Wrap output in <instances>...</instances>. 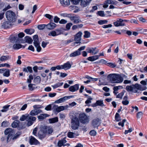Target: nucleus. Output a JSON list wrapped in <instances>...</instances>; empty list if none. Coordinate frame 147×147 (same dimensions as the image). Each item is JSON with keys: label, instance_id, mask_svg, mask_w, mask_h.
I'll return each mask as SVG.
<instances>
[{"label": "nucleus", "instance_id": "nucleus-1", "mask_svg": "<svg viewBox=\"0 0 147 147\" xmlns=\"http://www.w3.org/2000/svg\"><path fill=\"white\" fill-rule=\"evenodd\" d=\"M146 86H142L137 83L131 85H127L125 88V89L128 92L135 93H137L138 90H146Z\"/></svg>", "mask_w": 147, "mask_h": 147}, {"label": "nucleus", "instance_id": "nucleus-2", "mask_svg": "<svg viewBox=\"0 0 147 147\" xmlns=\"http://www.w3.org/2000/svg\"><path fill=\"white\" fill-rule=\"evenodd\" d=\"M4 134L5 135H8L7 138V142H8L10 141L12 138L13 140H14L18 138L21 135L22 133L21 132H18L12 138L14 134L13 131L11 128H8L5 130Z\"/></svg>", "mask_w": 147, "mask_h": 147}, {"label": "nucleus", "instance_id": "nucleus-3", "mask_svg": "<svg viewBox=\"0 0 147 147\" xmlns=\"http://www.w3.org/2000/svg\"><path fill=\"white\" fill-rule=\"evenodd\" d=\"M107 78L110 79L112 83H120L123 80V78L117 74H110L108 76Z\"/></svg>", "mask_w": 147, "mask_h": 147}, {"label": "nucleus", "instance_id": "nucleus-4", "mask_svg": "<svg viewBox=\"0 0 147 147\" xmlns=\"http://www.w3.org/2000/svg\"><path fill=\"white\" fill-rule=\"evenodd\" d=\"M80 119L78 114L76 113L72 115L71 118V127L73 129H77L80 125Z\"/></svg>", "mask_w": 147, "mask_h": 147}, {"label": "nucleus", "instance_id": "nucleus-5", "mask_svg": "<svg viewBox=\"0 0 147 147\" xmlns=\"http://www.w3.org/2000/svg\"><path fill=\"white\" fill-rule=\"evenodd\" d=\"M6 17L9 21L12 22H15L16 19L15 13L12 11L9 10L6 13Z\"/></svg>", "mask_w": 147, "mask_h": 147}, {"label": "nucleus", "instance_id": "nucleus-6", "mask_svg": "<svg viewBox=\"0 0 147 147\" xmlns=\"http://www.w3.org/2000/svg\"><path fill=\"white\" fill-rule=\"evenodd\" d=\"M78 117L81 123L84 124H86L89 122V119L87 116L84 113L78 114Z\"/></svg>", "mask_w": 147, "mask_h": 147}, {"label": "nucleus", "instance_id": "nucleus-7", "mask_svg": "<svg viewBox=\"0 0 147 147\" xmlns=\"http://www.w3.org/2000/svg\"><path fill=\"white\" fill-rule=\"evenodd\" d=\"M129 21L126 20L119 19L113 22V24L116 27L119 26H125V22H126Z\"/></svg>", "mask_w": 147, "mask_h": 147}, {"label": "nucleus", "instance_id": "nucleus-8", "mask_svg": "<svg viewBox=\"0 0 147 147\" xmlns=\"http://www.w3.org/2000/svg\"><path fill=\"white\" fill-rule=\"evenodd\" d=\"M42 131L46 134H48L49 135H52L53 131V130L52 127L47 126H44Z\"/></svg>", "mask_w": 147, "mask_h": 147}, {"label": "nucleus", "instance_id": "nucleus-9", "mask_svg": "<svg viewBox=\"0 0 147 147\" xmlns=\"http://www.w3.org/2000/svg\"><path fill=\"white\" fill-rule=\"evenodd\" d=\"M36 118L34 117H32L31 116H28L27 118V121L28 122L27 123V125L28 126L32 125L34 121L36 120Z\"/></svg>", "mask_w": 147, "mask_h": 147}, {"label": "nucleus", "instance_id": "nucleus-10", "mask_svg": "<svg viewBox=\"0 0 147 147\" xmlns=\"http://www.w3.org/2000/svg\"><path fill=\"white\" fill-rule=\"evenodd\" d=\"M86 51L88 53H92L93 55L97 54L99 51V50L97 49L96 47L93 48H87Z\"/></svg>", "mask_w": 147, "mask_h": 147}, {"label": "nucleus", "instance_id": "nucleus-11", "mask_svg": "<svg viewBox=\"0 0 147 147\" xmlns=\"http://www.w3.org/2000/svg\"><path fill=\"white\" fill-rule=\"evenodd\" d=\"M101 120L98 118H96L94 119L92 121V125L94 128L97 127L98 129V127L100 123Z\"/></svg>", "mask_w": 147, "mask_h": 147}, {"label": "nucleus", "instance_id": "nucleus-12", "mask_svg": "<svg viewBox=\"0 0 147 147\" xmlns=\"http://www.w3.org/2000/svg\"><path fill=\"white\" fill-rule=\"evenodd\" d=\"M82 33L81 32H79L76 34L74 40L75 41H78L75 42V44H78L81 43L80 41L81 40V36Z\"/></svg>", "mask_w": 147, "mask_h": 147}, {"label": "nucleus", "instance_id": "nucleus-13", "mask_svg": "<svg viewBox=\"0 0 147 147\" xmlns=\"http://www.w3.org/2000/svg\"><path fill=\"white\" fill-rule=\"evenodd\" d=\"M79 87V85L76 84L73 86H70L69 88V90L71 92H74L78 90Z\"/></svg>", "mask_w": 147, "mask_h": 147}, {"label": "nucleus", "instance_id": "nucleus-14", "mask_svg": "<svg viewBox=\"0 0 147 147\" xmlns=\"http://www.w3.org/2000/svg\"><path fill=\"white\" fill-rule=\"evenodd\" d=\"M98 106L101 107L105 106V105L103 104V100H97L96 103L92 104L91 105V106L93 107H95Z\"/></svg>", "mask_w": 147, "mask_h": 147}, {"label": "nucleus", "instance_id": "nucleus-15", "mask_svg": "<svg viewBox=\"0 0 147 147\" xmlns=\"http://www.w3.org/2000/svg\"><path fill=\"white\" fill-rule=\"evenodd\" d=\"M56 26V24L53 22H51L49 23L47 25L46 28L48 29L51 30L55 28Z\"/></svg>", "mask_w": 147, "mask_h": 147}, {"label": "nucleus", "instance_id": "nucleus-16", "mask_svg": "<svg viewBox=\"0 0 147 147\" xmlns=\"http://www.w3.org/2000/svg\"><path fill=\"white\" fill-rule=\"evenodd\" d=\"M29 142L31 145H37L39 143L38 141L32 136H30Z\"/></svg>", "mask_w": 147, "mask_h": 147}, {"label": "nucleus", "instance_id": "nucleus-17", "mask_svg": "<svg viewBox=\"0 0 147 147\" xmlns=\"http://www.w3.org/2000/svg\"><path fill=\"white\" fill-rule=\"evenodd\" d=\"M71 20L73 22L74 24H77L81 22V20L80 19L79 17L76 16L71 17L70 18Z\"/></svg>", "mask_w": 147, "mask_h": 147}, {"label": "nucleus", "instance_id": "nucleus-18", "mask_svg": "<svg viewBox=\"0 0 147 147\" xmlns=\"http://www.w3.org/2000/svg\"><path fill=\"white\" fill-rule=\"evenodd\" d=\"M91 0H81L80 5L83 7H86L89 5Z\"/></svg>", "mask_w": 147, "mask_h": 147}, {"label": "nucleus", "instance_id": "nucleus-19", "mask_svg": "<svg viewBox=\"0 0 147 147\" xmlns=\"http://www.w3.org/2000/svg\"><path fill=\"white\" fill-rule=\"evenodd\" d=\"M66 137L64 138L59 140L58 143V146L59 147H61L62 146L66 145L65 143L66 142V140H65Z\"/></svg>", "mask_w": 147, "mask_h": 147}, {"label": "nucleus", "instance_id": "nucleus-20", "mask_svg": "<svg viewBox=\"0 0 147 147\" xmlns=\"http://www.w3.org/2000/svg\"><path fill=\"white\" fill-rule=\"evenodd\" d=\"M61 4L63 6L65 7L70 5L69 0H59Z\"/></svg>", "mask_w": 147, "mask_h": 147}, {"label": "nucleus", "instance_id": "nucleus-21", "mask_svg": "<svg viewBox=\"0 0 147 147\" xmlns=\"http://www.w3.org/2000/svg\"><path fill=\"white\" fill-rule=\"evenodd\" d=\"M11 22L6 21L4 22L2 25V26L5 28H10L11 26Z\"/></svg>", "mask_w": 147, "mask_h": 147}, {"label": "nucleus", "instance_id": "nucleus-22", "mask_svg": "<svg viewBox=\"0 0 147 147\" xmlns=\"http://www.w3.org/2000/svg\"><path fill=\"white\" fill-rule=\"evenodd\" d=\"M62 66L63 68L65 69H69L71 67V65L69 61L64 63L63 65H62Z\"/></svg>", "mask_w": 147, "mask_h": 147}, {"label": "nucleus", "instance_id": "nucleus-23", "mask_svg": "<svg viewBox=\"0 0 147 147\" xmlns=\"http://www.w3.org/2000/svg\"><path fill=\"white\" fill-rule=\"evenodd\" d=\"M50 115L46 114H41L38 116V119L40 120H42L47 117H49Z\"/></svg>", "mask_w": 147, "mask_h": 147}, {"label": "nucleus", "instance_id": "nucleus-24", "mask_svg": "<svg viewBox=\"0 0 147 147\" xmlns=\"http://www.w3.org/2000/svg\"><path fill=\"white\" fill-rule=\"evenodd\" d=\"M55 107L56 111L58 113L63 111L65 109L64 107L63 106L58 107L57 106L55 105Z\"/></svg>", "mask_w": 147, "mask_h": 147}, {"label": "nucleus", "instance_id": "nucleus-25", "mask_svg": "<svg viewBox=\"0 0 147 147\" xmlns=\"http://www.w3.org/2000/svg\"><path fill=\"white\" fill-rule=\"evenodd\" d=\"M58 121V119L57 117L49 119V122L50 123H53L57 122Z\"/></svg>", "mask_w": 147, "mask_h": 147}, {"label": "nucleus", "instance_id": "nucleus-26", "mask_svg": "<svg viewBox=\"0 0 147 147\" xmlns=\"http://www.w3.org/2000/svg\"><path fill=\"white\" fill-rule=\"evenodd\" d=\"M23 71L24 72L27 73L29 72L30 73H32V68L30 66H28L26 67L23 68Z\"/></svg>", "mask_w": 147, "mask_h": 147}, {"label": "nucleus", "instance_id": "nucleus-27", "mask_svg": "<svg viewBox=\"0 0 147 147\" xmlns=\"http://www.w3.org/2000/svg\"><path fill=\"white\" fill-rule=\"evenodd\" d=\"M4 72L3 76L7 77H8L10 75V70L8 69L4 68Z\"/></svg>", "mask_w": 147, "mask_h": 147}, {"label": "nucleus", "instance_id": "nucleus-28", "mask_svg": "<svg viewBox=\"0 0 147 147\" xmlns=\"http://www.w3.org/2000/svg\"><path fill=\"white\" fill-rule=\"evenodd\" d=\"M98 59V56L97 55L89 57L87 58L88 60L92 61Z\"/></svg>", "mask_w": 147, "mask_h": 147}, {"label": "nucleus", "instance_id": "nucleus-29", "mask_svg": "<svg viewBox=\"0 0 147 147\" xmlns=\"http://www.w3.org/2000/svg\"><path fill=\"white\" fill-rule=\"evenodd\" d=\"M67 99V97L64 96L63 98H60L59 99L55 101V102L57 103H61L63 102Z\"/></svg>", "mask_w": 147, "mask_h": 147}, {"label": "nucleus", "instance_id": "nucleus-30", "mask_svg": "<svg viewBox=\"0 0 147 147\" xmlns=\"http://www.w3.org/2000/svg\"><path fill=\"white\" fill-rule=\"evenodd\" d=\"M20 123V121L18 120H15L11 124V125L13 128H16L18 126Z\"/></svg>", "mask_w": 147, "mask_h": 147}, {"label": "nucleus", "instance_id": "nucleus-31", "mask_svg": "<svg viewBox=\"0 0 147 147\" xmlns=\"http://www.w3.org/2000/svg\"><path fill=\"white\" fill-rule=\"evenodd\" d=\"M33 39L34 40V45L40 43L39 41L38 36V35H34L33 36Z\"/></svg>", "mask_w": 147, "mask_h": 147}, {"label": "nucleus", "instance_id": "nucleus-32", "mask_svg": "<svg viewBox=\"0 0 147 147\" xmlns=\"http://www.w3.org/2000/svg\"><path fill=\"white\" fill-rule=\"evenodd\" d=\"M81 54V53L78 52L77 50L73 53H71L70 55V57H75L76 56L79 55Z\"/></svg>", "mask_w": 147, "mask_h": 147}, {"label": "nucleus", "instance_id": "nucleus-33", "mask_svg": "<svg viewBox=\"0 0 147 147\" xmlns=\"http://www.w3.org/2000/svg\"><path fill=\"white\" fill-rule=\"evenodd\" d=\"M22 45L20 44H15L13 46V48L14 49L18 50L22 47Z\"/></svg>", "mask_w": 147, "mask_h": 147}, {"label": "nucleus", "instance_id": "nucleus-34", "mask_svg": "<svg viewBox=\"0 0 147 147\" xmlns=\"http://www.w3.org/2000/svg\"><path fill=\"white\" fill-rule=\"evenodd\" d=\"M93 98H92L90 96H89L87 100L85 101V103L89 107L90 106V103H91V100Z\"/></svg>", "mask_w": 147, "mask_h": 147}, {"label": "nucleus", "instance_id": "nucleus-35", "mask_svg": "<svg viewBox=\"0 0 147 147\" xmlns=\"http://www.w3.org/2000/svg\"><path fill=\"white\" fill-rule=\"evenodd\" d=\"M34 32V30L33 29H26L24 30V32L27 34H31Z\"/></svg>", "mask_w": 147, "mask_h": 147}, {"label": "nucleus", "instance_id": "nucleus-36", "mask_svg": "<svg viewBox=\"0 0 147 147\" xmlns=\"http://www.w3.org/2000/svg\"><path fill=\"white\" fill-rule=\"evenodd\" d=\"M63 82H58L53 85H52V87H53L54 89H55L56 88L62 86L63 85Z\"/></svg>", "mask_w": 147, "mask_h": 147}, {"label": "nucleus", "instance_id": "nucleus-37", "mask_svg": "<svg viewBox=\"0 0 147 147\" xmlns=\"http://www.w3.org/2000/svg\"><path fill=\"white\" fill-rule=\"evenodd\" d=\"M38 136L39 139L42 140L45 137L46 133L42 131V132L39 133Z\"/></svg>", "mask_w": 147, "mask_h": 147}, {"label": "nucleus", "instance_id": "nucleus-38", "mask_svg": "<svg viewBox=\"0 0 147 147\" xmlns=\"http://www.w3.org/2000/svg\"><path fill=\"white\" fill-rule=\"evenodd\" d=\"M10 105H5L3 107V109L1 110L2 112H4L7 111L9 109V108Z\"/></svg>", "mask_w": 147, "mask_h": 147}, {"label": "nucleus", "instance_id": "nucleus-39", "mask_svg": "<svg viewBox=\"0 0 147 147\" xmlns=\"http://www.w3.org/2000/svg\"><path fill=\"white\" fill-rule=\"evenodd\" d=\"M29 115L27 114L22 115L20 117V120L21 121H24L25 120H27V118Z\"/></svg>", "mask_w": 147, "mask_h": 147}, {"label": "nucleus", "instance_id": "nucleus-40", "mask_svg": "<svg viewBox=\"0 0 147 147\" xmlns=\"http://www.w3.org/2000/svg\"><path fill=\"white\" fill-rule=\"evenodd\" d=\"M111 1L110 0H107L104 3V5L103 6V7L104 8H107L109 4H111Z\"/></svg>", "mask_w": 147, "mask_h": 147}, {"label": "nucleus", "instance_id": "nucleus-41", "mask_svg": "<svg viewBox=\"0 0 147 147\" xmlns=\"http://www.w3.org/2000/svg\"><path fill=\"white\" fill-rule=\"evenodd\" d=\"M25 39L26 42H28L29 44H31L32 43V39L28 36H26L25 37Z\"/></svg>", "mask_w": 147, "mask_h": 147}, {"label": "nucleus", "instance_id": "nucleus-42", "mask_svg": "<svg viewBox=\"0 0 147 147\" xmlns=\"http://www.w3.org/2000/svg\"><path fill=\"white\" fill-rule=\"evenodd\" d=\"M34 81L35 83H39L41 81V78L40 76H37L34 79Z\"/></svg>", "mask_w": 147, "mask_h": 147}, {"label": "nucleus", "instance_id": "nucleus-43", "mask_svg": "<svg viewBox=\"0 0 147 147\" xmlns=\"http://www.w3.org/2000/svg\"><path fill=\"white\" fill-rule=\"evenodd\" d=\"M75 136V133L71 132H69L67 134V136L69 138H74Z\"/></svg>", "mask_w": 147, "mask_h": 147}, {"label": "nucleus", "instance_id": "nucleus-44", "mask_svg": "<svg viewBox=\"0 0 147 147\" xmlns=\"http://www.w3.org/2000/svg\"><path fill=\"white\" fill-rule=\"evenodd\" d=\"M84 37L85 38H88L90 37V33L87 31H85L84 32Z\"/></svg>", "mask_w": 147, "mask_h": 147}, {"label": "nucleus", "instance_id": "nucleus-45", "mask_svg": "<svg viewBox=\"0 0 147 147\" xmlns=\"http://www.w3.org/2000/svg\"><path fill=\"white\" fill-rule=\"evenodd\" d=\"M46 26L47 25L44 24H40L38 25L37 28L40 30H42L44 29L45 27H46Z\"/></svg>", "mask_w": 147, "mask_h": 147}, {"label": "nucleus", "instance_id": "nucleus-46", "mask_svg": "<svg viewBox=\"0 0 147 147\" xmlns=\"http://www.w3.org/2000/svg\"><path fill=\"white\" fill-rule=\"evenodd\" d=\"M40 43L34 45V46L36 48V51L38 52H40L41 49V48L40 45Z\"/></svg>", "mask_w": 147, "mask_h": 147}, {"label": "nucleus", "instance_id": "nucleus-47", "mask_svg": "<svg viewBox=\"0 0 147 147\" xmlns=\"http://www.w3.org/2000/svg\"><path fill=\"white\" fill-rule=\"evenodd\" d=\"M9 59V56H3L1 57L0 60L1 61H4L7 60Z\"/></svg>", "mask_w": 147, "mask_h": 147}, {"label": "nucleus", "instance_id": "nucleus-48", "mask_svg": "<svg viewBox=\"0 0 147 147\" xmlns=\"http://www.w3.org/2000/svg\"><path fill=\"white\" fill-rule=\"evenodd\" d=\"M57 32L55 31H53L51 32L48 34V35L49 36H57Z\"/></svg>", "mask_w": 147, "mask_h": 147}, {"label": "nucleus", "instance_id": "nucleus-49", "mask_svg": "<svg viewBox=\"0 0 147 147\" xmlns=\"http://www.w3.org/2000/svg\"><path fill=\"white\" fill-rule=\"evenodd\" d=\"M85 78L88 79V80L91 81H96L98 80V78H93L88 76H87L85 77Z\"/></svg>", "mask_w": 147, "mask_h": 147}, {"label": "nucleus", "instance_id": "nucleus-50", "mask_svg": "<svg viewBox=\"0 0 147 147\" xmlns=\"http://www.w3.org/2000/svg\"><path fill=\"white\" fill-rule=\"evenodd\" d=\"M45 16L47 18L49 19L50 20L51 22H53V16H52L49 14H47L45 15Z\"/></svg>", "mask_w": 147, "mask_h": 147}, {"label": "nucleus", "instance_id": "nucleus-51", "mask_svg": "<svg viewBox=\"0 0 147 147\" xmlns=\"http://www.w3.org/2000/svg\"><path fill=\"white\" fill-rule=\"evenodd\" d=\"M107 22L108 21L107 20H100L98 22V23L99 24L102 25L104 24H106Z\"/></svg>", "mask_w": 147, "mask_h": 147}, {"label": "nucleus", "instance_id": "nucleus-52", "mask_svg": "<svg viewBox=\"0 0 147 147\" xmlns=\"http://www.w3.org/2000/svg\"><path fill=\"white\" fill-rule=\"evenodd\" d=\"M124 92H121L117 96L116 98L121 99L124 94Z\"/></svg>", "mask_w": 147, "mask_h": 147}, {"label": "nucleus", "instance_id": "nucleus-53", "mask_svg": "<svg viewBox=\"0 0 147 147\" xmlns=\"http://www.w3.org/2000/svg\"><path fill=\"white\" fill-rule=\"evenodd\" d=\"M139 33L143 34H146V32H147V29H141L139 30Z\"/></svg>", "mask_w": 147, "mask_h": 147}, {"label": "nucleus", "instance_id": "nucleus-54", "mask_svg": "<svg viewBox=\"0 0 147 147\" xmlns=\"http://www.w3.org/2000/svg\"><path fill=\"white\" fill-rule=\"evenodd\" d=\"M115 120L117 121H120V119L119 114L117 113L115 115Z\"/></svg>", "mask_w": 147, "mask_h": 147}, {"label": "nucleus", "instance_id": "nucleus-55", "mask_svg": "<svg viewBox=\"0 0 147 147\" xmlns=\"http://www.w3.org/2000/svg\"><path fill=\"white\" fill-rule=\"evenodd\" d=\"M96 134V132L94 130H91L89 132L90 134L93 136H95Z\"/></svg>", "mask_w": 147, "mask_h": 147}, {"label": "nucleus", "instance_id": "nucleus-56", "mask_svg": "<svg viewBox=\"0 0 147 147\" xmlns=\"http://www.w3.org/2000/svg\"><path fill=\"white\" fill-rule=\"evenodd\" d=\"M107 65L112 68L115 67L116 66V65L115 64L111 63H107Z\"/></svg>", "mask_w": 147, "mask_h": 147}, {"label": "nucleus", "instance_id": "nucleus-57", "mask_svg": "<svg viewBox=\"0 0 147 147\" xmlns=\"http://www.w3.org/2000/svg\"><path fill=\"white\" fill-rule=\"evenodd\" d=\"M98 14L99 16L102 17L105 16L104 11H99L98 12Z\"/></svg>", "mask_w": 147, "mask_h": 147}, {"label": "nucleus", "instance_id": "nucleus-58", "mask_svg": "<svg viewBox=\"0 0 147 147\" xmlns=\"http://www.w3.org/2000/svg\"><path fill=\"white\" fill-rule=\"evenodd\" d=\"M59 20L60 18L57 16L54 17L53 18L54 22L56 23H58L59 22Z\"/></svg>", "mask_w": 147, "mask_h": 147}, {"label": "nucleus", "instance_id": "nucleus-59", "mask_svg": "<svg viewBox=\"0 0 147 147\" xmlns=\"http://www.w3.org/2000/svg\"><path fill=\"white\" fill-rule=\"evenodd\" d=\"M30 114L31 116H34L36 115V110H32L30 112Z\"/></svg>", "mask_w": 147, "mask_h": 147}, {"label": "nucleus", "instance_id": "nucleus-60", "mask_svg": "<svg viewBox=\"0 0 147 147\" xmlns=\"http://www.w3.org/2000/svg\"><path fill=\"white\" fill-rule=\"evenodd\" d=\"M73 24L71 23H68L66 24V28L68 30H69L70 29L71 26Z\"/></svg>", "mask_w": 147, "mask_h": 147}, {"label": "nucleus", "instance_id": "nucleus-61", "mask_svg": "<svg viewBox=\"0 0 147 147\" xmlns=\"http://www.w3.org/2000/svg\"><path fill=\"white\" fill-rule=\"evenodd\" d=\"M126 120L124 119L123 120L122 122H119L118 123V125L120 126H121L122 127H123L124 125V123L126 121Z\"/></svg>", "mask_w": 147, "mask_h": 147}, {"label": "nucleus", "instance_id": "nucleus-62", "mask_svg": "<svg viewBox=\"0 0 147 147\" xmlns=\"http://www.w3.org/2000/svg\"><path fill=\"white\" fill-rule=\"evenodd\" d=\"M59 22L60 24H65L67 23V21L64 19H61Z\"/></svg>", "mask_w": 147, "mask_h": 147}, {"label": "nucleus", "instance_id": "nucleus-63", "mask_svg": "<svg viewBox=\"0 0 147 147\" xmlns=\"http://www.w3.org/2000/svg\"><path fill=\"white\" fill-rule=\"evenodd\" d=\"M16 42L18 43H23L24 42V41L22 39L19 37L18 38Z\"/></svg>", "mask_w": 147, "mask_h": 147}, {"label": "nucleus", "instance_id": "nucleus-64", "mask_svg": "<svg viewBox=\"0 0 147 147\" xmlns=\"http://www.w3.org/2000/svg\"><path fill=\"white\" fill-rule=\"evenodd\" d=\"M51 105H49L47 106L45 108V109L47 111H50L51 110Z\"/></svg>", "mask_w": 147, "mask_h": 147}]
</instances>
